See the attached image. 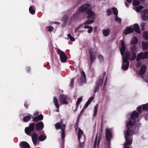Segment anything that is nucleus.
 <instances>
[{"mask_svg":"<svg viewBox=\"0 0 148 148\" xmlns=\"http://www.w3.org/2000/svg\"><path fill=\"white\" fill-rule=\"evenodd\" d=\"M136 121V120H130L127 124V130L125 133L126 141L124 144V148H129L128 145L132 143V138L130 136L132 134V126L134 125Z\"/></svg>","mask_w":148,"mask_h":148,"instance_id":"1","label":"nucleus"},{"mask_svg":"<svg viewBox=\"0 0 148 148\" xmlns=\"http://www.w3.org/2000/svg\"><path fill=\"white\" fill-rule=\"evenodd\" d=\"M127 48L123 41L121 42V54L123 59L122 68L124 70H127L129 65L128 60L130 59V54L129 52L127 51Z\"/></svg>","mask_w":148,"mask_h":148,"instance_id":"2","label":"nucleus"},{"mask_svg":"<svg viewBox=\"0 0 148 148\" xmlns=\"http://www.w3.org/2000/svg\"><path fill=\"white\" fill-rule=\"evenodd\" d=\"M44 127V125L42 121H39L36 123H29V126L26 127L25 129V133L27 135L31 136L35 130V128L37 131L42 130Z\"/></svg>","mask_w":148,"mask_h":148,"instance_id":"3","label":"nucleus"},{"mask_svg":"<svg viewBox=\"0 0 148 148\" xmlns=\"http://www.w3.org/2000/svg\"><path fill=\"white\" fill-rule=\"evenodd\" d=\"M78 12L81 13L85 12L87 15V18H92L93 17L95 19V14L90 8V5L88 4H83L79 7Z\"/></svg>","mask_w":148,"mask_h":148,"instance_id":"4","label":"nucleus"},{"mask_svg":"<svg viewBox=\"0 0 148 148\" xmlns=\"http://www.w3.org/2000/svg\"><path fill=\"white\" fill-rule=\"evenodd\" d=\"M148 58V51H145L144 53L140 52L137 55L136 60L138 62L136 66L137 67H140L141 63L140 61V59H144Z\"/></svg>","mask_w":148,"mask_h":148,"instance_id":"5","label":"nucleus"},{"mask_svg":"<svg viewBox=\"0 0 148 148\" xmlns=\"http://www.w3.org/2000/svg\"><path fill=\"white\" fill-rule=\"evenodd\" d=\"M106 74V72H104L103 75L100 77L99 80L96 82L94 92H96L99 91L100 87L102 84Z\"/></svg>","mask_w":148,"mask_h":148,"instance_id":"6","label":"nucleus"},{"mask_svg":"<svg viewBox=\"0 0 148 148\" xmlns=\"http://www.w3.org/2000/svg\"><path fill=\"white\" fill-rule=\"evenodd\" d=\"M90 55V62L89 64L90 67H91L93 63L96 58V52L94 51V49L92 48H90L88 49Z\"/></svg>","mask_w":148,"mask_h":148,"instance_id":"7","label":"nucleus"},{"mask_svg":"<svg viewBox=\"0 0 148 148\" xmlns=\"http://www.w3.org/2000/svg\"><path fill=\"white\" fill-rule=\"evenodd\" d=\"M59 100L61 104H67L70 101L68 97L64 94L60 95Z\"/></svg>","mask_w":148,"mask_h":148,"instance_id":"8","label":"nucleus"},{"mask_svg":"<svg viewBox=\"0 0 148 148\" xmlns=\"http://www.w3.org/2000/svg\"><path fill=\"white\" fill-rule=\"evenodd\" d=\"M57 53L59 55L61 62H66L67 60V56L64 52L58 48L57 50Z\"/></svg>","mask_w":148,"mask_h":148,"instance_id":"9","label":"nucleus"},{"mask_svg":"<svg viewBox=\"0 0 148 148\" xmlns=\"http://www.w3.org/2000/svg\"><path fill=\"white\" fill-rule=\"evenodd\" d=\"M79 84L80 85H82L83 84L86 83V75L84 72L82 71L81 73V76L78 79Z\"/></svg>","mask_w":148,"mask_h":148,"instance_id":"10","label":"nucleus"},{"mask_svg":"<svg viewBox=\"0 0 148 148\" xmlns=\"http://www.w3.org/2000/svg\"><path fill=\"white\" fill-rule=\"evenodd\" d=\"M105 137L106 140L108 142V144L110 143L111 139L112 137V132L108 128H106V130Z\"/></svg>","mask_w":148,"mask_h":148,"instance_id":"11","label":"nucleus"},{"mask_svg":"<svg viewBox=\"0 0 148 148\" xmlns=\"http://www.w3.org/2000/svg\"><path fill=\"white\" fill-rule=\"evenodd\" d=\"M101 137H102V135H101V134H99V136L98 137V135L97 134L96 135L95 137V141H94V146H93V148H96L97 141V147H99L100 143V140L101 138Z\"/></svg>","mask_w":148,"mask_h":148,"instance_id":"12","label":"nucleus"},{"mask_svg":"<svg viewBox=\"0 0 148 148\" xmlns=\"http://www.w3.org/2000/svg\"><path fill=\"white\" fill-rule=\"evenodd\" d=\"M32 138L33 143L34 146L38 144L39 142L38 141V136L36 133H34L32 135Z\"/></svg>","mask_w":148,"mask_h":148,"instance_id":"13","label":"nucleus"},{"mask_svg":"<svg viewBox=\"0 0 148 148\" xmlns=\"http://www.w3.org/2000/svg\"><path fill=\"white\" fill-rule=\"evenodd\" d=\"M33 119L32 121L35 123H37L38 121H40L42 120L43 118V116L42 114L38 115L37 116L34 117H32Z\"/></svg>","mask_w":148,"mask_h":148,"instance_id":"14","label":"nucleus"},{"mask_svg":"<svg viewBox=\"0 0 148 148\" xmlns=\"http://www.w3.org/2000/svg\"><path fill=\"white\" fill-rule=\"evenodd\" d=\"M142 15L143 19L144 20H146L148 19V10L146 9L142 12Z\"/></svg>","mask_w":148,"mask_h":148,"instance_id":"15","label":"nucleus"},{"mask_svg":"<svg viewBox=\"0 0 148 148\" xmlns=\"http://www.w3.org/2000/svg\"><path fill=\"white\" fill-rule=\"evenodd\" d=\"M47 138V136L44 131H42L38 137V139L39 141H43L45 140Z\"/></svg>","mask_w":148,"mask_h":148,"instance_id":"16","label":"nucleus"},{"mask_svg":"<svg viewBox=\"0 0 148 148\" xmlns=\"http://www.w3.org/2000/svg\"><path fill=\"white\" fill-rule=\"evenodd\" d=\"M19 146L21 148H30L29 145L27 142L22 141L20 143Z\"/></svg>","mask_w":148,"mask_h":148,"instance_id":"17","label":"nucleus"},{"mask_svg":"<svg viewBox=\"0 0 148 148\" xmlns=\"http://www.w3.org/2000/svg\"><path fill=\"white\" fill-rule=\"evenodd\" d=\"M146 71V66L144 65H143L141 67L140 70L139 71V74L142 77V75L145 73Z\"/></svg>","mask_w":148,"mask_h":148,"instance_id":"18","label":"nucleus"},{"mask_svg":"<svg viewBox=\"0 0 148 148\" xmlns=\"http://www.w3.org/2000/svg\"><path fill=\"white\" fill-rule=\"evenodd\" d=\"M110 30L109 28L106 29H104L102 30V33L103 35L105 37H107L110 34Z\"/></svg>","mask_w":148,"mask_h":148,"instance_id":"19","label":"nucleus"},{"mask_svg":"<svg viewBox=\"0 0 148 148\" xmlns=\"http://www.w3.org/2000/svg\"><path fill=\"white\" fill-rule=\"evenodd\" d=\"M53 101L55 105V106H56L57 108L56 111L57 112H58L59 111V108L60 106L58 102V99L55 97H54L53 98Z\"/></svg>","mask_w":148,"mask_h":148,"instance_id":"20","label":"nucleus"},{"mask_svg":"<svg viewBox=\"0 0 148 148\" xmlns=\"http://www.w3.org/2000/svg\"><path fill=\"white\" fill-rule=\"evenodd\" d=\"M88 19L86 20L84 23V24L85 25H90L91 24L93 23L94 22V20L95 19V18H91V19H90V18H88Z\"/></svg>","mask_w":148,"mask_h":148,"instance_id":"21","label":"nucleus"},{"mask_svg":"<svg viewBox=\"0 0 148 148\" xmlns=\"http://www.w3.org/2000/svg\"><path fill=\"white\" fill-rule=\"evenodd\" d=\"M138 41L137 38L136 36H134L131 39L130 43L132 45L136 44L138 43Z\"/></svg>","mask_w":148,"mask_h":148,"instance_id":"22","label":"nucleus"},{"mask_svg":"<svg viewBox=\"0 0 148 148\" xmlns=\"http://www.w3.org/2000/svg\"><path fill=\"white\" fill-rule=\"evenodd\" d=\"M133 32V29L132 27H127L124 31V34H129Z\"/></svg>","mask_w":148,"mask_h":148,"instance_id":"23","label":"nucleus"},{"mask_svg":"<svg viewBox=\"0 0 148 148\" xmlns=\"http://www.w3.org/2000/svg\"><path fill=\"white\" fill-rule=\"evenodd\" d=\"M142 47L143 50H146L148 48V43L147 42H142Z\"/></svg>","mask_w":148,"mask_h":148,"instance_id":"24","label":"nucleus"},{"mask_svg":"<svg viewBox=\"0 0 148 148\" xmlns=\"http://www.w3.org/2000/svg\"><path fill=\"white\" fill-rule=\"evenodd\" d=\"M134 29L137 33H140V31L139 30V25L137 24H135L134 25Z\"/></svg>","mask_w":148,"mask_h":148,"instance_id":"25","label":"nucleus"},{"mask_svg":"<svg viewBox=\"0 0 148 148\" xmlns=\"http://www.w3.org/2000/svg\"><path fill=\"white\" fill-rule=\"evenodd\" d=\"M83 134V131L80 128L78 129V138L79 142H80V138Z\"/></svg>","mask_w":148,"mask_h":148,"instance_id":"26","label":"nucleus"},{"mask_svg":"<svg viewBox=\"0 0 148 148\" xmlns=\"http://www.w3.org/2000/svg\"><path fill=\"white\" fill-rule=\"evenodd\" d=\"M62 122V121H61V123L58 122L55 124V126L57 130H58L59 129H61Z\"/></svg>","mask_w":148,"mask_h":148,"instance_id":"27","label":"nucleus"},{"mask_svg":"<svg viewBox=\"0 0 148 148\" xmlns=\"http://www.w3.org/2000/svg\"><path fill=\"white\" fill-rule=\"evenodd\" d=\"M31 117L30 116L27 115L24 116L23 119V121L24 122H27L29 121L31 119Z\"/></svg>","mask_w":148,"mask_h":148,"instance_id":"28","label":"nucleus"},{"mask_svg":"<svg viewBox=\"0 0 148 148\" xmlns=\"http://www.w3.org/2000/svg\"><path fill=\"white\" fill-rule=\"evenodd\" d=\"M29 12L32 14H34L35 13V10L34 6H30L29 8Z\"/></svg>","mask_w":148,"mask_h":148,"instance_id":"29","label":"nucleus"},{"mask_svg":"<svg viewBox=\"0 0 148 148\" xmlns=\"http://www.w3.org/2000/svg\"><path fill=\"white\" fill-rule=\"evenodd\" d=\"M82 96L80 97L79 98L77 99V100L76 102V109L78 107V106L79 105L82 101Z\"/></svg>","mask_w":148,"mask_h":148,"instance_id":"30","label":"nucleus"},{"mask_svg":"<svg viewBox=\"0 0 148 148\" xmlns=\"http://www.w3.org/2000/svg\"><path fill=\"white\" fill-rule=\"evenodd\" d=\"M98 104H96L94 107V113L93 114V116L95 117L97 115V112L98 108Z\"/></svg>","mask_w":148,"mask_h":148,"instance_id":"31","label":"nucleus"},{"mask_svg":"<svg viewBox=\"0 0 148 148\" xmlns=\"http://www.w3.org/2000/svg\"><path fill=\"white\" fill-rule=\"evenodd\" d=\"M75 77L73 78L70 81L69 86L71 88H73L74 86V81L75 79Z\"/></svg>","mask_w":148,"mask_h":148,"instance_id":"32","label":"nucleus"},{"mask_svg":"<svg viewBox=\"0 0 148 148\" xmlns=\"http://www.w3.org/2000/svg\"><path fill=\"white\" fill-rule=\"evenodd\" d=\"M68 19V17L67 15H64L62 18V21L65 24L67 21Z\"/></svg>","mask_w":148,"mask_h":148,"instance_id":"33","label":"nucleus"},{"mask_svg":"<svg viewBox=\"0 0 148 148\" xmlns=\"http://www.w3.org/2000/svg\"><path fill=\"white\" fill-rule=\"evenodd\" d=\"M131 51L132 53H136L137 51L136 46L135 45H133L131 48Z\"/></svg>","mask_w":148,"mask_h":148,"instance_id":"34","label":"nucleus"},{"mask_svg":"<svg viewBox=\"0 0 148 148\" xmlns=\"http://www.w3.org/2000/svg\"><path fill=\"white\" fill-rule=\"evenodd\" d=\"M143 8V7L141 6L140 5L138 7H134V8L136 10V11L137 12H139L141 10H142Z\"/></svg>","mask_w":148,"mask_h":148,"instance_id":"35","label":"nucleus"},{"mask_svg":"<svg viewBox=\"0 0 148 148\" xmlns=\"http://www.w3.org/2000/svg\"><path fill=\"white\" fill-rule=\"evenodd\" d=\"M114 14L115 15H117L118 14V11L117 9L115 7H114L112 8Z\"/></svg>","mask_w":148,"mask_h":148,"instance_id":"36","label":"nucleus"},{"mask_svg":"<svg viewBox=\"0 0 148 148\" xmlns=\"http://www.w3.org/2000/svg\"><path fill=\"white\" fill-rule=\"evenodd\" d=\"M143 37L146 40H148V32H144L143 34Z\"/></svg>","mask_w":148,"mask_h":148,"instance_id":"37","label":"nucleus"},{"mask_svg":"<svg viewBox=\"0 0 148 148\" xmlns=\"http://www.w3.org/2000/svg\"><path fill=\"white\" fill-rule=\"evenodd\" d=\"M133 2L134 6H138L140 4L139 1L138 0H133Z\"/></svg>","mask_w":148,"mask_h":148,"instance_id":"38","label":"nucleus"},{"mask_svg":"<svg viewBox=\"0 0 148 148\" xmlns=\"http://www.w3.org/2000/svg\"><path fill=\"white\" fill-rule=\"evenodd\" d=\"M142 109L144 110H148V103L143 105Z\"/></svg>","mask_w":148,"mask_h":148,"instance_id":"39","label":"nucleus"},{"mask_svg":"<svg viewBox=\"0 0 148 148\" xmlns=\"http://www.w3.org/2000/svg\"><path fill=\"white\" fill-rule=\"evenodd\" d=\"M53 27L51 26L47 27H46V29L47 30H48V31L49 32H51L53 31Z\"/></svg>","mask_w":148,"mask_h":148,"instance_id":"40","label":"nucleus"},{"mask_svg":"<svg viewBox=\"0 0 148 148\" xmlns=\"http://www.w3.org/2000/svg\"><path fill=\"white\" fill-rule=\"evenodd\" d=\"M98 58L100 60V62H103V57L101 54H99L98 56Z\"/></svg>","mask_w":148,"mask_h":148,"instance_id":"41","label":"nucleus"},{"mask_svg":"<svg viewBox=\"0 0 148 148\" xmlns=\"http://www.w3.org/2000/svg\"><path fill=\"white\" fill-rule=\"evenodd\" d=\"M136 58V53H132L131 60H134Z\"/></svg>","mask_w":148,"mask_h":148,"instance_id":"42","label":"nucleus"},{"mask_svg":"<svg viewBox=\"0 0 148 148\" xmlns=\"http://www.w3.org/2000/svg\"><path fill=\"white\" fill-rule=\"evenodd\" d=\"M85 141V139L84 140V141L82 143H81L80 142H79V148H83L84 145V142Z\"/></svg>","mask_w":148,"mask_h":148,"instance_id":"43","label":"nucleus"},{"mask_svg":"<svg viewBox=\"0 0 148 148\" xmlns=\"http://www.w3.org/2000/svg\"><path fill=\"white\" fill-rule=\"evenodd\" d=\"M106 12L108 16H110L112 14V11L111 9L110 8L108 9L107 10Z\"/></svg>","mask_w":148,"mask_h":148,"instance_id":"44","label":"nucleus"},{"mask_svg":"<svg viewBox=\"0 0 148 148\" xmlns=\"http://www.w3.org/2000/svg\"><path fill=\"white\" fill-rule=\"evenodd\" d=\"M115 20L116 21L119 22L120 23V18L118 17V15L115 16Z\"/></svg>","mask_w":148,"mask_h":148,"instance_id":"45","label":"nucleus"},{"mask_svg":"<svg viewBox=\"0 0 148 148\" xmlns=\"http://www.w3.org/2000/svg\"><path fill=\"white\" fill-rule=\"evenodd\" d=\"M93 30V28L91 26H90L88 28V32L89 33H91Z\"/></svg>","mask_w":148,"mask_h":148,"instance_id":"46","label":"nucleus"},{"mask_svg":"<svg viewBox=\"0 0 148 148\" xmlns=\"http://www.w3.org/2000/svg\"><path fill=\"white\" fill-rule=\"evenodd\" d=\"M90 103H89L88 101H87L86 103H85L84 107V109H86V108L90 104Z\"/></svg>","mask_w":148,"mask_h":148,"instance_id":"47","label":"nucleus"},{"mask_svg":"<svg viewBox=\"0 0 148 148\" xmlns=\"http://www.w3.org/2000/svg\"><path fill=\"white\" fill-rule=\"evenodd\" d=\"M90 103H89L88 101H87L86 103H85L84 107V109H86V108L90 104Z\"/></svg>","mask_w":148,"mask_h":148,"instance_id":"48","label":"nucleus"},{"mask_svg":"<svg viewBox=\"0 0 148 148\" xmlns=\"http://www.w3.org/2000/svg\"><path fill=\"white\" fill-rule=\"evenodd\" d=\"M65 131H62V139H64L65 137Z\"/></svg>","mask_w":148,"mask_h":148,"instance_id":"49","label":"nucleus"},{"mask_svg":"<svg viewBox=\"0 0 148 148\" xmlns=\"http://www.w3.org/2000/svg\"><path fill=\"white\" fill-rule=\"evenodd\" d=\"M145 25V23H142L140 24V27H141V29L143 31L144 30V27Z\"/></svg>","mask_w":148,"mask_h":148,"instance_id":"50","label":"nucleus"},{"mask_svg":"<svg viewBox=\"0 0 148 148\" xmlns=\"http://www.w3.org/2000/svg\"><path fill=\"white\" fill-rule=\"evenodd\" d=\"M24 106L25 107L26 109H27L28 108L29 105H28V104L27 102L25 101V102L24 104Z\"/></svg>","mask_w":148,"mask_h":148,"instance_id":"51","label":"nucleus"},{"mask_svg":"<svg viewBox=\"0 0 148 148\" xmlns=\"http://www.w3.org/2000/svg\"><path fill=\"white\" fill-rule=\"evenodd\" d=\"M65 125L64 124H63L61 126V129L62 131H65Z\"/></svg>","mask_w":148,"mask_h":148,"instance_id":"52","label":"nucleus"},{"mask_svg":"<svg viewBox=\"0 0 148 148\" xmlns=\"http://www.w3.org/2000/svg\"><path fill=\"white\" fill-rule=\"evenodd\" d=\"M94 97H90L88 100V101L89 103H90L94 99Z\"/></svg>","mask_w":148,"mask_h":148,"instance_id":"53","label":"nucleus"},{"mask_svg":"<svg viewBox=\"0 0 148 148\" xmlns=\"http://www.w3.org/2000/svg\"><path fill=\"white\" fill-rule=\"evenodd\" d=\"M84 23H82L80 24L77 27L78 29H79L81 28H82L84 26Z\"/></svg>","mask_w":148,"mask_h":148,"instance_id":"54","label":"nucleus"},{"mask_svg":"<svg viewBox=\"0 0 148 148\" xmlns=\"http://www.w3.org/2000/svg\"><path fill=\"white\" fill-rule=\"evenodd\" d=\"M141 107L140 106H139L137 108V110L139 112H140V111L141 110Z\"/></svg>","mask_w":148,"mask_h":148,"instance_id":"55","label":"nucleus"},{"mask_svg":"<svg viewBox=\"0 0 148 148\" xmlns=\"http://www.w3.org/2000/svg\"><path fill=\"white\" fill-rule=\"evenodd\" d=\"M85 109H84V108H83L81 110V112L79 114H80V115L82 116L83 114V113L84 112V110Z\"/></svg>","mask_w":148,"mask_h":148,"instance_id":"56","label":"nucleus"},{"mask_svg":"<svg viewBox=\"0 0 148 148\" xmlns=\"http://www.w3.org/2000/svg\"><path fill=\"white\" fill-rule=\"evenodd\" d=\"M26 70L27 73H29L30 70V69L29 67H27L26 68Z\"/></svg>","mask_w":148,"mask_h":148,"instance_id":"57","label":"nucleus"},{"mask_svg":"<svg viewBox=\"0 0 148 148\" xmlns=\"http://www.w3.org/2000/svg\"><path fill=\"white\" fill-rule=\"evenodd\" d=\"M39 112H35L34 114L33 115L34 116H36L38 115Z\"/></svg>","mask_w":148,"mask_h":148,"instance_id":"58","label":"nucleus"},{"mask_svg":"<svg viewBox=\"0 0 148 148\" xmlns=\"http://www.w3.org/2000/svg\"><path fill=\"white\" fill-rule=\"evenodd\" d=\"M90 26L87 25H85L84 27L85 29L89 28Z\"/></svg>","mask_w":148,"mask_h":148,"instance_id":"59","label":"nucleus"},{"mask_svg":"<svg viewBox=\"0 0 148 148\" xmlns=\"http://www.w3.org/2000/svg\"><path fill=\"white\" fill-rule=\"evenodd\" d=\"M70 39L71 40L73 41H74L75 40V38L72 36V37L71 38H70Z\"/></svg>","mask_w":148,"mask_h":148,"instance_id":"60","label":"nucleus"},{"mask_svg":"<svg viewBox=\"0 0 148 148\" xmlns=\"http://www.w3.org/2000/svg\"><path fill=\"white\" fill-rule=\"evenodd\" d=\"M78 124L79 123H76L75 125V129H77L78 127Z\"/></svg>","mask_w":148,"mask_h":148,"instance_id":"61","label":"nucleus"},{"mask_svg":"<svg viewBox=\"0 0 148 148\" xmlns=\"http://www.w3.org/2000/svg\"><path fill=\"white\" fill-rule=\"evenodd\" d=\"M72 36L70 34H68V38L70 39V38H71L72 37Z\"/></svg>","mask_w":148,"mask_h":148,"instance_id":"62","label":"nucleus"},{"mask_svg":"<svg viewBox=\"0 0 148 148\" xmlns=\"http://www.w3.org/2000/svg\"><path fill=\"white\" fill-rule=\"evenodd\" d=\"M103 128V126L102 124L101 125V129H100V130L101 131V132H102Z\"/></svg>","mask_w":148,"mask_h":148,"instance_id":"63","label":"nucleus"},{"mask_svg":"<svg viewBox=\"0 0 148 148\" xmlns=\"http://www.w3.org/2000/svg\"><path fill=\"white\" fill-rule=\"evenodd\" d=\"M58 92H63V90H62L59 89Z\"/></svg>","mask_w":148,"mask_h":148,"instance_id":"64","label":"nucleus"}]
</instances>
